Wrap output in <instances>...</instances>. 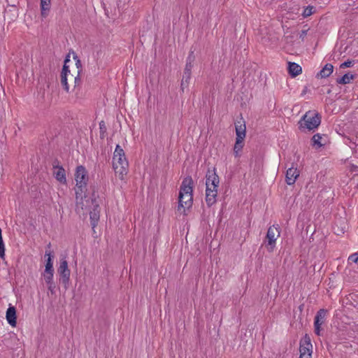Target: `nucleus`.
Listing matches in <instances>:
<instances>
[{"label":"nucleus","instance_id":"nucleus-1","mask_svg":"<svg viewBox=\"0 0 358 358\" xmlns=\"http://www.w3.org/2000/svg\"><path fill=\"white\" fill-rule=\"evenodd\" d=\"M194 181L191 176L185 177L180 185L178 194V210L190 208L193 203Z\"/></svg>","mask_w":358,"mask_h":358},{"label":"nucleus","instance_id":"nucleus-2","mask_svg":"<svg viewBox=\"0 0 358 358\" xmlns=\"http://www.w3.org/2000/svg\"><path fill=\"white\" fill-rule=\"evenodd\" d=\"M321 122V115L319 113L309 110L306 112L299 121V129L301 131L314 130L317 129Z\"/></svg>","mask_w":358,"mask_h":358},{"label":"nucleus","instance_id":"nucleus-3","mask_svg":"<svg viewBox=\"0 0 358 358\" xmlns=\"http://www.w3.org/2000/svg\"><path fill=\"white\" fill-rule=\"evenodd\" d=\"M280 234V228L278 224L271 226L267 231L264 243L269 252L273 251L275 246V241Z\"/></svg>","mask_w":358,"mask_h":358},{"label":"nucleus","instance_id":"nucleus-4","mask_svg":"<svg viewBox=\"0 0 358 358\" xmlns=\"http://www.w3.org/2000/svg\"><path fill=\"white\" fill-rule=\"evenodd\" d=\"M57 272L60 276V282L64 285L65 289H67L70 280L71 271L68 267V262L65 258L60 259Z\"/></svg>","mask_w":358,"mask_h":358},{"label":"nucleus","instance_id":"nucleus-5","mask_svg":"<svg viewBox=\"0 0 358 358\" xmlns=\"http://www.w3.org/2000/svg\"><path fill=\"white\" fill-rule=\"evenodd\" d=\"M327 313V310L321 308L320 309L315 316L314 318V331L315 334L317 336L320 335V331L322 330L321 326L325 322V317Z\"/></svg>","mask_w":358,"mask_h":358},{"label":"nucleus","instance_id":"nucleus-6","mask_svg":"<svg viewBox=\"0 0 358 358\" xmlns=\"http://www.w3.org/2000/svg\"><path fill=\"white\" fill-rule=\"evenodd\" d=\"M45 271L43 273V277H53L54 275V268H53V259L54 255L50 251H45Z\"/></svg>","mask_w":358,"mask_h":358},{"label":"nucleus","instance_id":"nucleus-7","mask_svg":"<svg viewBox=\"0 0 358 358\" xmlns=\"http://www.w3.org/2000/svg\"><path fill=\"white\" fill-rule=\"evenodd\" d=\"M220 183V179L216 173L215 168L208 169L206 174V186L217 188Z\"/></svg>","mask_w":358,"mask_h":358},{"label":"nucleus","instance_id":"nucleus-8","mask_svg":"<svg viewBox=\"0 0 358 358\" xmlns=\"http://www.w3.org/2000/svg\"><path fill=\"white\" fill-rule=\"evenodd\" d=\"M92 205V210L90 212V219L92 228L94 229L99 221L101 208L99 203H96L95 204Z\"/></svg>","mask_w":358,"mask_h":358},{"label":"nucleus","instance_id":"nucleus-9","mask_svg":"<svg viewBox=\"0 0 358 358\" xmlns=\"http://www.w3.org/2000/svg\"><path fill=\"white\" fill-rule=\"evenodd\" d=\"M75 180L76 183L87 182L88 173L85 167L83 165H79L76 167L75 173Z\"/></svg>","mask_w":358,"mask_h":358},{"label":"nucleus","instance_id":"nucleus-10","mask_svg":"<svg viewBox=\"0 0 358 358\" xmlns=\"http://www.w3.org/2000/svg\"><path fill=\"white\" fill-rule=\"evenodd\" d=\"M192 68L193 65L185 64L182 78L180 83V89L182 92H184L185 89L187 88L189 85Z\"/></svg>","mask_w":358,"mask_h":358},{"label":"nucleus","instance_id":"nucleus-11","mask_svg":"<svg viewBox=\"0 0 358 358\" xmlns=\"http://www.w3.org/2000/svg\"><path fill=\"white\" fill-rule=\"evenodd\" d=\"M217 189L207 187L206 189V202L208 207L212 206L216 202Z\"/></svg>","mask_w":358,"mask_h":358},{"label":"nucleus","instance_id":"nucleus-12","mask_svg":"<svg viewBox=\"0 0 358 358\" xmlns=\"http://www.w3.org/2000/svg\"><path fill=\"white\" fill-rule=\"evenodd\" d=\"M235 129L236 138H238V140L240 138L244 139L245 138L246 134V126L245 122L243 117H241L240 120H238L235 122Z\"/></svg>","mask_w":358,"mask_h":358},{"label":"nucleus","instance_id":"nucleus-13","mask_svg":"<svg viewBox=\"0 0 358 358\" xmlns=\"http://www.w3.org/2000/svg\"><path fill=\"white\" fill-rule=\"evenodd\" d=\"M16 312L17 310L15 307L10 305L6 313V318L7 320L8 323L13 327H15L17 324Z\"/></svg>","mask_w":358,"mask_h":358},{"label":"nucleus","instance_id":"nucleus-14","mask_svg":"<svg viewBox=\"0 0 358 358\" xmlns=\"http://www.w3.org/2000/svg\"><path fill=\"white\" fill-rule=\"evenodd\" d=\"M299 176V171L296 168L291 167L287 170L285 180L287 185H294Z\"/></svg>","mask_w":358,"mask_h":358},{"label":"nucleus","instance_id":"nucleus-15","mask_svg":"<svg viewBox=\"0 0 358 358\" xmlns=\"http://www.w3.org/2000/svg\"><path fill=\"white\" fill-rule=\"evenodd\" d=\"M113 168L115 175L119 177L120 180H124V176L128 173L129 165L117 164L116 161L113 162Z\"/></svg>","mask_w":358,"mask_h":358},{"label":"nucleus","instance_id":"nucleus-16","mask_svg":"<svg viewBox=\"0 0 358 358\" xmlns=\"http://www.w3.org/2000/svg\"><path fill=\"white\" fill-rule=\"evenodd\" d=\"M287 71L292 78H295L302 73V68L295 62H289L287 63Z\"/></svg>","mask_w":358,"mask_h":358},{"label":"nucleus","instance_id":"nucleus-17","mask_svg":"<svg viewBox=\"0 0 358 358\" xmlns=\"http://www.w3.org/2000/svg\"><path fill=\"white\" fill-rule=\"evenodd\" d=\"M87 182L76 183V187L75 188L76 199L80 198L82 201L83 198L87 197Z\"/></svg>","mask_w":358,"mask_h":358},{"label":"nucleus","instance_id":"nucleus-18","mask_svg":"<svg viewBox=\"0 0 358 358\" xmlns=\"http://www.w3.org/2000/svg\"><path fill=\"white\" fill-rule=\"evenodd\" d=\"M334 234L336 235H341L345 233L346 229V222L345 220L341 218L336 220L333 226Z\"/></svg>","mask_w":358,"mask_h":358},{"label":"nucleus","instance_id":"nucleus-19","mask_svg":"<svg viewBox=\"0 0 358 358\" xmlns=\"http://www.w3.org/2000/svg\"><path fill=\"white\" fill-rule=\"evenodd\" d=\"M334 66L331 64H327L325 66L317 73L316 78H326L329 77L333 72Z\"/></svg>","mask_w":358,"mask_h":358},{"label":"nucleus","instance_id":"nucleus-20","mask_svg":"<svg viewBox=\"0 0 358 358\" xmlns=\"http://www.w3.org/2000/svg\"><path fill=\"white\" fill-rule=\"evenodd\" d=\"M53 175L60 183L66 184V171L63 167L54 170Z\"/></svg>","mask_w":358,"mask_h":358},{"label":"nucleus","instance_id":"nucleus-21","mask_svg":"<svg viewBox=\"0 0 358 358\" xmlns=\"http://www.w3.org/2000/svg\"><path fill=\"white\" fill-rule=\"evenodd\" d=\"M51 0H41V15L42 17L45 18L50 10Z\"/></svg>","mask_w":358,"mask_h":358},{"label":"nucleus","instance_id":"nucleus-22","mask_svg":"<svg viewBox=\"0 0 358 358\" xmlns=\"http://www.w3.org/2000/svg\"><path fill=\"white\" fill-rule=\"evenodd\" d=\"M355 78V74H351L350 73H347L344 74L343 76H341V78H337L336 83L338 84L345 85V84L349 83L351 80H354Z\"/></svg>","mask_w":358,"mask_h":358},{"label":"nucleus","instance_id":"nucleus-23","mask_svg":"<svg viewBox=\"0 0 358 358\" xmlns=\"http://www.w3.org/2000/svg\"><path fill=\"white\" fill-rule=\"evenodd\" d=\"M322 136L320 134H315L311 138V145L313 147L317 146V148L322 147L324 143H321Z\"/></svg>","mask_w":358,"mask_h":358},{"label":"nucleus","instance_id":"nucleus-24","mask_svg":"<svg viewBox=\"0 0 358 358\" xmlns=\"http://www.w3.org/2000/svg\"><path fill=\"white\" fill-rule=\"evenodd\" d=\"M243 138H240L238 140V138H236V143L234 147V152L236 157L239 155L238 152L242 150L243 147Z\"/></svg>","mask_w":358,"mask_h":358},{"label":"nucleus","instance_id":"nucleus-25","mask_svg":"<svg viewBox=\"0 0 358 358\" xmlns=\"http://www.w3.org/2000/svg\"><path fill=\"white\" fill-rule=\"evenodd\" d=\"M44 280L48 285V289L52 294H55V285L53 282V277H46Z\"/></svg>","mask_w":358,"mask_h":358},{"label":"nucleus","instance_id":"nucleus-26","mask_svg":"<svg viewBox=\"0 0 358 358\" xmlns=\"http://www.w3.org/2000/svg\"><path fill=\"white\" fill-rule=\"evenodd\" d=\"M81 71H78L76 76L74 78L73 90H80L81 85Z\"/></svg>","mask_w":358,"mask_h":358},{"label":"nucleus","instance_id":"nucleus-27","mask_svg":"<svg viewBox=\"0 0 358 358\" xmlns=\"http://www.w3.org/2000/svg\"><path fill=\"white\" fill-rule=\"evenodd\" d=\"M124 155H125L124 150L120 145H117L114 151L113 162L116 161L117 157H124Z\"/></svg>","mask_w":358,"mask_h":358},{"label":"nucleus","instance_id":"nucleus-28","mask_svg":"<svg viewBox=\"0 0 358 358\" xmlns=\"http://www.w3.org/2000/svg\"><path fill=\"white\" fill-rule=\"evenodd\" d=\"M315 11V8L314 6H308L306 7L303 10V12L302 13V15L303 17H307L311 15L313 13H314Z\"/></svg>","mask_w":358,"mask_h":358},{"label":"nucleus","instance_id":"nucleus-29","mask_svg":"<svg viewBox=\"0 0 358 358\" xmlns=\"http://www.w3.org/2000/svg\"><path fill=\"white\" fill-rule=\"evenodd\" d=\"M1 229L0 228V258L4 259L5 257V245L2 238Z\"/></svg>","mask_w":358,"mask_h":358},{"label":"nucleus","instance_id":"nucleus-30","mask_svg":"<svg viewBox=\"0 0 358 358\" xmlns=\"http://www.w3.org/2000/svg\"><path fill=\"white\" fill-rule=\"evenodd\" d=\"M61 85L62 86V88L66 91H69V85L67 82V76L65 75H61Z\"/></svg>","mask_w":358,"mask_h":358},{"label":"nucleus","instance_id":"nucleus-31","mask_svg":"<svg viewBox=\"0 0 358 358\" xmlns=\"http://www.w3.org/2000/svg\"><path fill=\"white\" fill-rule=\"evenodd\" d=\"M99 129H100L101 138H104L107 128H106L104 121H103V120L99 122Z\"/></svg>","mask_w":358,"mask_h":358},{"label":"nucleus","instance_id":"nucleus-32","mask_svg":"<svg viewBox=\"0 0 358 358\" xmlns=\"http://www.w3.org/2000/svg\"><path fill=\"white\" fill-rule=\"evenodd\" d=\"M300 343H302L305 346H308V348H313L311 344V340L310 336L308 334H305Z\"/></svg>","mask_w":358,"mask_h":358},{"label":"nucleus","instance_id":"nucleus-33","mask_svg":"<svg viewBox=\"0 0 358 358\" xmlns=\"http://www.w3.org/2000/svg\"><path fill=\"white\" fill-rule=\"evenodd\" d=\"M195 55H194V50H190L189 52V55L187 58V60H186V64L187 65H193V63L195 61Z\"/></svg>","mask_w":358,"mask_h":358},{"label":"nucleus","instance_id":"nucleus-34","mask_svg":"<svg viewBox=\"0 0 358 358\" xmlns=\"http://www.w3.org/2000/svg\"><path fill=\"white\" fill-rule=\"evenodd\" d=\"M355 64V60L348 59L340 65L341 69L350 68Z\"/></svg>","mask_w":358,"mask_h":358},{"label":"nucleus","instance_id":"nucleus-35","mask_svg":"<svg viewBox=\"0 0 358 358\" xmlns=\"http://www.w3.org/2000/svg\"><path fill=\"white\" fill-rule=\"evenodd\" d=\"M312 348H308V346H305L302 343H300V353L304 352V354H312Z\"/></svg>","mask_w":358,"mask_h":358},{"label":"nucleus","instance_id":"nucleus-36","mask_svg":"<svg viewBox=\"0 0 358 358\" xmlns=\"http://www.w3.org/2000/svg\"><path fill=\"white\" fill-rule=\"evenodd\" d=\"M116 162L117 163V164L120 165H129L128 161L125 155H124V157H117Z\"/></svg>","mask_w":358,"mask_h":358},{"label":"nucleus","instance_id":"nucleus-37","mask_svg":"<svg viewBox=\"0 0 358 358\" xmlns=\"http://www.w3.org/2000/svg\"><path fill=\"white\" fill-rule=\"evenodd\" d=\"M99 198V195L98 192H92L90 196V199L92 204H95L96 203H99L98 201V199Z\"/></svg>","mask_w":358,"mask_h":358},{"label":"nucleus","instance_id":"nucleus-38","mask_svg":"<svg viewBox=\"0 0 358 358\" xmlns=\"http://www.w3.org/2000/svg\"><path fill=\"white\" fill-rule=\"evenodd\" d=\"M69 73H70L69 66L67 64H64L62 69L61 75L67 76Z\"/></svg>","mask_w":358,"mask_h":358},{"label":"nucleus","instance_id":"nucleus-39","mask_svg":"<svg viewBox=\"0 0 358 358\" xmlns=\"http://www.w3.org/2000/svg\"><path fill=\"white\" fill-rule=\"evenodd\" d=\"M348 260L352 261V262L357 263L358 261V253L355 252L352 254L349 258Z\"/></svg>","mask_w":358,"mask_h":358},{"label":"nucleus","instance_id":"nucleus-40","mask_svg":"<svg viewBox=\"0 0 358 358\" xmlns=\"http://www.w3.org/2000/svg\"><path fill=\"white\" fill-rule=\"evenodd\" d=\"M59 167H63L62 166L59 165V162L57 159H55L52 162V168L54 170H56L57 169H59Z\"/></svg>","mask_w":358,"mask_h":358},{"label":"nucleus","instance_id":"nucleus-41","mask_svg":"<svg viewBox=\"0 0 358 358\" xmlns=\"http://www.w3.org/2000/svg\"><path fill=\"white\" fill-rule=\"evenodd\" d=\"M76 66L78 69V71H81V73L83 72V65L81 60H78L77 62H76Z\"/></svg>","mask_w":358,"mask_h":358},{"label":"nucleus","instance_id":"nucleus-42","mask_svg":"<svg viewBox=\"0 0 358 358\" xmlns=\"http://www.w3.org/2000/svg\"><path fill=\"white\" fill-rule=\"evenodd\" d=\"M308 30H301L299 34V38H301L302 41H303L305 36L307 34Z\"/></svg>","mask_w":358,"mask_h":358},{"label":"nucleus","instance_id":"nucleus-43","mask_svg":"<svg viewBox=\"0 0 358 358\" xmlns=\"http://www.w3.org/2000/svg\"><path fill=\"white\" fill-rule=\"evenodd\" d=\"M71 50L66 55L65 59H64V64H67V63H69L70 62V55H71Z\"/></svg>","mask_w":358,"mask_h":358},{"label":"nucleus","instance_id":"nucleus-44","mask_svg":"<svg viewBox=\"0 0 358 358\" xmlns=\"http://www.w3.org/2000/svg\"><path fill=\"white\" fill-rule=\"evenodd\" d=\"M71 53L73 55V59L76 61V62H77V61H78V60H80L79 57L77 55V54L73 50H71Z\"/></svg>","mask_w":358,"mask_h":358},{"label":"nucleus","instance_id":"nucleus-45","mask_svg":"<svg viewBox=\"0 0 358 358\" xmlns=\"http://www.w3.org/2000/svg\"><path fill=\"white\" fill-rule=\"evenodd\" d=\"M299 358H311V354H304V352L300 353Z\"/></svg>","mask_w":358,"mask_h":358},{"label":"nucleus","instance_id":"nucleus-46","mask_svg":"<svg viewBox=\"0 0 358 358\" xmlns=\"http://www.w3.org/2000/svg\"><path fill=\"white\" fill-rule=\"evenodd\" d=\"M90 189L92 192H98V187L96 185H91Z\"/></svg>","mask_w":358,"mask_h":358},{"label":"nucleus","instance_id":"nucleus-47","mask_svg":"<svg viewBox=\"0 0 358 358\" xmlns=\"http://www.w3.org/2000/svg\"><path fill=\"white\" fill-rule=\"evenodd\" d=\"M350 171L352 172H358V166L352 164L351 166Z\"/></svg>","mask_w":358,"mask_h":358},{"label":"nucleus","instance_id":"nucleus-48","mask_svg":"<svg viewBox=\"0 0 358 358\" xmlns=\"http://www.w3.org/2000/svg\"><path fill=\"white\" fill-rule=\"evenodd\" d=\"M308 87H306H306H304L303 90L302 91V92H301V96L305 95V94L308 92Z\"/></svg>","mask_w":358,"mask_h":358},{"label":"nucleus","instance_id":"nucleus-49","mask_svg":"<svg viewBox=\"0 0 358 358\" xmlns=\"http://www.w3.org/2000/svg\"><path fill=\"white\" fill-rule=\"evenodd\" d=\"M48 248H50V243H49V244L48 245Z\"/></svg>","mask_w":358,"mask_h":358},{"label":"nucleus","instance_id":"nucleus-50","mask_svg":"<svg viewBox=\"0 0 358 358\" xmlns=\"http://www.w3.org/2000/svg\"><path fill=\"white\" fill-rule=\"evenodd\" d=\"M302 306H303V305H302V306H300V307H299V308H300L301 310L302 309Z\"/></svg>","mask_w":358,"mask_h":358},{"label":"nucleus","instance_id":"nucleus-51","mask_svg":"<svg viewBox=\"0 0 358 358\" xmlns=\"http://www.w3.org/2000/svg\"><path fill=\"white\" fill-rule=\"evenodd\" d=\"M357 175H358V173H357Z\"/></svg>","mask_w":358,"mask_h":358}]
</instances>
